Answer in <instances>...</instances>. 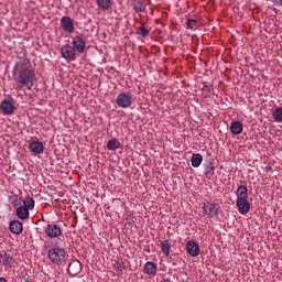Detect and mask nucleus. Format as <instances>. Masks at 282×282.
Instances as JSON below:
<instances>
[{
  "mask_svg": "<svg viewBox=\"0 0 282 282\" xmlns=\"http://www.w3.org/2000/svg\"><path fill=\"white\" fill-rule=\"evenodd\" d=\"M13 80L19 87H26L31 90L36 83V72L32 68V62L28 57H20L15 63L13 70Z\"/></svg>",
  "mask_w": 282,
  "mask_h": 282,
  "instance_id": "1",
  "label": "nucleus"
},
{
  "mask_svg": "<svg viewBox=\"0 0 282 282\" xmlns=\"http://www.w3.org/2000/svg\"><path fill=\"white\" fill-rule=\"evenodd\" d=\"M47 259L51 263H54V265H65V263H67V259H69V254L65 248L52 247L47 251Z\"/></svg>",
  "mask_w": 282,
  "mask_h": 282,
  "instance_id": "2",
  "label": "nucleus"
},
{
  "mask_svg": "<svg viewBox=\"0 0 282 282\" xmlns=\"http://www.w3.org/2000/svg\"><path fill=\"white\" fill-rule=\"evenodd\" d=\"M44 232L50 239H58L63 235V228L55 223H51L45 226Z\"/></svg>",
  "mask_w": 282,
  "mask_h": 282,
  "instance_id": "3",
  "label": "nucleus"
},
{
  "mask_svg": "<svg viewBox=\"0 0 282 282\" xmlns=\"http://www.w3.org/2000/svg\"><path fill=\"white\" fill-rule=\"evenodd\" d=\"M116 104L120 109H129L133 105V98L128 93H120L116 98Z\"/></svg>",
  "mask_w": 282,
  "mask_h": 282,
  "instance_id": "4",
  "label": "nucleus"
},
{
  "mask_svg": "<svg viewBox=\"0 0 282 282\" xmlns=\"http://www.w3.org/2000/svg\"><path fill=\"white\" fill-rule=\"evenodd\" d=\"M62 58L69 63L76 61V50L70 44H65L61 48Z\"/></svg>",
  "mask_w": 282,
  "mask_h": 282,
  "instance_id": "5",
  "label": "nucleus"
},
{
  "mask_svg": "<svg viewBox=\"0 0 282 282\" xmlns=\"http://www.w3.org/2000/svg\"><path fill=\"white\" fill-rule=\"evenodd\" d=\"M61 28L64 30V32H67L68 34H73V32L76 30L74 26V19L69 15H64L59 20Z\"/></svg>",
  "mask_w": 282,
  "mask_h": 282,
  "instance_id": "6",
  "label": "nucleus"
},
{
  "mask_svg": "<svg viewBox=\"0 0 282 282\" xmlns=\"http://www.w3.org/2000/svg\"><path fill=\"white\" fill-rule=\"evenodd\" d=\"M202 210L207 217H215L219 213V207L215 203L207 202L202 205Z\"/></svg>",
  "mask_w": 282,
  "mask_h": 282,
  "instance_id": "7",
  "label": "nucleus"
},
{
  "mask_svg": "<svg viewBox=\"0 0 282 282\" xmlns=\"http://www.w3.org/2000/svg\"><path fill=\"white\" fill-rule=\"evenodd\" d=\"M72 43L73 50L78 52V54H83V52H85V47H87V43H85V40L80 35L74 36Z\"/></svg>",
  "mask_w": 282,
  "mask_h": 282,
  "instance_id": "8",
  "label": "nucleus"
},
{
  "mask_svg": "<svg viewBox=\"0 0 282 282\" xmlns=\"http://www.w3.org/2000/svg\"><path fill=\"white\" fill-rule=\"evenodd\" d=\"M236 206L240 215H248L250 213V202H248V198H237Z\"/></svg>",
  "mask_w": 282,
  "mask_h": 282,
  "instance_id": "9",
  "label": "nucleus"
},
{
  "mask_svg": "<svg viewBox=\"0 0 282 282\" xmlns=\"http://www.w3.org/2000/svg\"><path fill=\"white\" fill-rule=\"evenodd\" d=\"M186 250L189 257H199V252H202V249H199V245H197L195 240H188L186 242Z\"/></svg>",
  "mask_w": 282,
  "mask_h": 282,
  "instance_id": "10",
  "label": "nucleus"
},
{
  "mask_svg": "<svg viewBox=\"0 0 282 282\" xmlns=\"http://www.w3.org/2000/svg\"><path fill=\"white\" fill-rule=\"evenodd\" d=\"M0 110L2 111L3 116H12L14 113V105H12L10 100L4 99L0 104Z\"/></svg>",
  "mask_w": 282,
  "mask_h": 282,
  "instance_id": "11",
  "label": "nucleus"
},
{
  "mask_svg": "<svg viewBox=\"0 0 282 282\" xmlns=\"http://www.w3.org/2000/svg\"><path fill=\"white\" fill-rule=\"evenodd\" d=\"M0 263L1 265H4V268H12V264L14 263V257H12L7 251L0 252Z\"/></svg>",
  "mask_w": 282,
  "mask_h": 282,
  "instance_id": "12",
  "label": "nucleus"
},
{
  "mask_svg": "<svg viewBox=\"0 0 282 282\" xmlns=\"http://www.w3.org/2000/svg\"><path fill=\"white\" fill-rule=\"evenodd\" d=\"M29 149H31L32 153H35V155H41L43 151H45V147L43 145V142L41 141H32L29 144Z\"/></svg>",
  "mask_w": 282,
  "mask_h": 282,
  "instance_id": "13",
  "label": "nucleus"
},
{
  "mask_svg": "<svg viewBox=\"0 0 282 282\" xmlns=\"http://www.w3.org/2000/svg\"><path fill=\"white\" fill-rule=\"evenodd\" d=\"M144 273L149 276H155L158 274V264L155 262L148 261L143 267Z\"/></svg>",
  "mask_w": 282,
  "mask_h": 282,
  "instance_id": "14",
  "label": "nucleus"
},
{
  "mask_svg": "<svg viewBox=\"0 0 282 282\" xmlns=\"http://www.w3.org/2000/svg\"><path fill=\"white\" fill-rule=\"evenodd\" d=\"M82 270L83 265L80 264V261H73L68 264V272L72 274V276L80 274Z\"/></svg>",
  "mask_w": 282,
  "mask_h": 282,
  "instance_id": "15",
  "label": "nucleus"
},
{
  "mask_svg": "<svg viewBox=\"0 0 282 282\" xmlns=\"http://www.w3.org/2000/svg\"><path fill=\"white\" fill-rule=\"evenodd\" d=\"M9 230H11L13 235H21V232H23V223L19 220H12L9 225Z\"/></svg>",
  "mask_w": 282,
  "mask_h": 282,
  "instance_id": "16",
  "label": "nucleus"
},
{
  "mask_svg": "<svg viewBox=\"0 0 282 282\" xmlns=\"http://www.w3.org/2000/svg\"><path fill=\"white\" fill-rule=\"evenodd\" d=\"M15 215L19 219H30V209H26V207L20 206L17 208Z\"/></svg>",
  "mask_w": 282,
  "mask_h": 282,
  "instance_id": "17",
  "label": "nucleus"
},
{
  "mask_svg": "<svg viewBox=\"0 0 282 282\" xmlns=\"http://www.w3.org/2000/svg\"><path fill=\"white\" fill-rule=\"evenodd\" d=\"M96 4L99 10H102L104 12H106L107 10H111V6H113L111 0H96Z\"/></svg>",
  "mask_w": 282,
  "mask_h": 282,
  "instance_id": "18",
  "label": "nucleus"
},
{
  "mask_svg": "<svg viewBox=\"0 0 282 282\" xmlns=\"http://www.w3.org/2000/svg\"><path fill=\"white\" fill-rule=\"evenodd\" d=\"M230 131L234 133V135H239L243 131V123L240 121H234L230 124Z\"/></svg>",
  "mask_w": 282,
  "mask_h": 282,
  "instance_id": "19",
  "label": "nucleus"
},
{
  "mask_svg": "<svg viewBox=\"0 0 282 282\" xmlns=\"http://www.w3.org/2000/svg\"><path fill=\"white\" fill-rule=\"evenodd\" d=\"M191 162L194 169H199V166L202 165V162H204V156H202V154L199 153L193 154Z\"/></svg>",
  "mask_w": 282,
  "mask_h": 282,
  "instance_id": "20",
  "label": "nucleus"
},
{
  "mask_svg": "<svg viewBox=\"0 0 282 282\" xmlns=\"http://www.w3.org/2000/svg\"><path fill=\"white\" fill-rule=\"evenodd\" d=\"M112 268L117 272H122L123 270H127V262H124V260H113Z\"/></svg>",
  "mask_w": 282,
  "mask_h": 282,
  "instance_id": "21",
  "label": "nucleus"
},
{
  "mask_svg": "<svg viewBox=\"0 0 282 282\" xmlns=\"http://www.w3.org/2000/svg\"><path fill=\"white\" fill-rule=\"evenodd\" d=\"M120 142L118 139L112 138L107 142V149L108 151H118L120 149Z\"/></svg>",
  "mask_w": 282,
  "mask_h": 282,
  "instance_id": "22",
  "label": "nucleus"
},
{
  "mask_svg": "<svg viewBox=\"0 0 282 282\" xmlns=\"http://www.w3.org/2000/svg\"><path fill=\"white\" fill-rule=\"evenodd\" d=\"M237 199L248 198V187L246 185H239L236 191Z\"/></svg>",
  "mask_w": 282,
  "mask_h": 282,
  "instance_id": "23",
  "label": "nucleus"
},
{
  "mask_svg": "<svg viewBox=\"0 0 282 282\" xmlns=\"http://www.w3.org/2000/svg\"><path fill=\"white\" fill-rule=\"evenodd\" d=\"M132 6H133L134 12H144V10H147V6L142 0H134Z\"/></svg>",
  "mask_w": 282,
  "mask_h": 282,
  "instance_id": "24",
  "label": "nucleus"
},
{
  "mask_svg": "<svg viewBox=\"0 0 282 282\" xmlns=\"http://www.w3.org/2000/svg\"><path fill=\"white\" fill-rule=\"evenodd\" d=\"M160 248L162 252H164L165 257H169V254H171V242L169 240L161 241Z\"/></svg>",
  "mask_w": 282,
  "mask_h": 282,
  "instance_id": "25",
  "label": "nucleus"
},
{
  "mask_svg": "<svg viewBox=\"0 0 282 282\" xmlns=\"http://www.w3.org/2000/svg\"><path fill=\"white\" fill-rule=\"evenodd\" d=\"M34 206H35L34 198L28 196V197L23 200V207H24L26 210H34Z\"/></svg>",
  "mask_w": 282,
  "mask_h": 282,
  "instance_id": "26",
  "label": "nucleus"
},
{
  "mask_svg": "<svg viewBox=\"0 0 282 282\" xmlns=\"http://www.w3.org/2000/svg\"><path fill=\"white\" fill-rule=\"evenodd\" d=\"M203 88L202 90L205 91L206 94H210V91H213V89H215V87L213 86V84L210 82H203Z\"/></svg>",
  "mask_w": 282,
  "mask_h": 282,
  "instance_id": "27",
  "label": "nucleus"
},
{
  "mask_svg": "<svg viewBox=\"0 0 282 282\" xmlns=\"http://www.w3.org/2000/svg\"><path fill=\"white\" fill-rule=\"evenodd\" d=\"M273 118L275 122H282V107H279L273 111Z\"/></svg>",
  "mask_w": 282,
  "mask_h": 282,
  "instance_id": "28",
  "label": "nucleus"
},
{
  "mask_svg": "<svg viewBox=\"0 0 282 282\" xmlns=\"http://www.w3.org/2000/svg\"><path fill=\"white\" fill-rule=\"evenodd\" d=\"M204 173L205 175H215V166H213V163L205 165Z\"/></svg>",
  "mask_w": 282,
  "mask_h": 282,
  "instance_id": "29",
  "label": "nucleus"
},
{
  "mask_svg": "<svg viewBox=\"0 0 282 282\" xmlns=\"http://www.w3.org/2000/svg\"><path fill=\"white\" fill-rule=\"evenodd\" d=\"M149 29L144 28V26H140L137 34H139V36H142L143 39H145V36H149Z\"/></svg>",
  "mask_w": 282,
  "mask_h": 282,
  "instance_id": "30",
  "label": "nucleus"
},
{
  "mask_svg": "<svg viewBox=\"0 0 282 282\" xmlns=\"http://www.w3.org/2000/svg\"><path fill=\"white\" fill-rule=\"evenodd\" d=\"M196 25H197V21H195L194 19H188L186 21V29L187 30H195Z\"/></svg>",
  "mask_w": 282,
  "mask_h": 282,
  "instance_id": "31",
  "label": "nucleus"
},
{
  "mask_svg": "<svg viewBox=\"0 0 282 282\" xmlns=\"http://www.w3.org/2000/svg\"><path fill=\"white\" fill-rule=\"evenodd\" d=\"M275 6H282V0H276Z\"/></svg>",
  "mask_w": 282,
  "mask_h": 282,
  "instance_id": "32",
  "label": "nucleus"
},
{
  "mask_svg": "<svg viewBox=\"0 0 282 282\" xmlns=\"http://www.w3.org/2000/svg\"><path fill=\"white\" fill-rule=\"evenodd\" d=\"M0 282H8L6 278H0Z\"/></svg>",
  "mask_w": 282,
  "mask_h": 282,
  "instance_id": "33",
  "label": "nucleus"
}]
</instances>
